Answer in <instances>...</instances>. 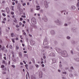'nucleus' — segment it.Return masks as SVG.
<instances>
[{"label":"nucleus","instance_id":"1","mask_svg":"<svg viewBox=\"0 0 79 79\" xmlns=\"http://www.w3.org/2000/svg\"><path fill=\"white\" fill-rule=\"evenodd\" d=\"M31 23L32 24H36V20L34 18H33L32 19Z\"/></svg>","mask_w":79,"mask_h":79},{"label":"nucleus","instance_id":"2","mask_svg":"<svg viewBox=\"0 0 79 79\" xmlns=\"http://www.w3.org/2000/svg\"><path fill=\"white\" fill-rule=\"evenodd\" d=\"M6 12L7 13V14H10V9L8 7H6Z\"/></svg>","mask_w":79,"mask_h":79},{"label":"nucleus","instance_id":"3","mask_svg":"<svg viewBox=\"0 0 79 79\" xmlns=\"http://www.w3.org/2000/svg\"><path fill=\"white\" fill-rule=\"evenodd\" d=\"M44 4L46 8H48V3H47V2L46 1H45L44 2Z\"/></svg>","mask_w":79,"mask_h":79},{"label":"nucleus","instance_id":"4","mask_svg":"<svg viewBox=\"0 0 79 79\" xmlns=\"http://www.w3.org/2000/svg\"><path fill=\"white\" fill-rule=\"evenodd\" d=\"M48 44V41H45V40H44V42L43 44L44 45H47V44Z\"/></svg>","mask_w":79,"mask_h":79},{"label":"nucleus","instance_id":"5","mask_svg":"<svg viewBox=\"0 0 79 79\" xmlns=\"http://www.w3.org/2000/svg\"><path fill=\"white\" fill-rule=\"evenodd\" d=\"M39 76L40 78L42 77V73L40 72L39 73Z\"/></svg>","mask_w":79,"mask_h":79},{"label":"nucleus","instance_id":"6","mask_svg":"<svg viewBox=\"0 0 79 79\" xmlns=\"http://www.w3.org/2000/svg\"><path fill=\"white\" fill-rule=\"evenodd\" d=\"M66 53H67L65 51H64L62 53L61 55L63 56V55H64L66 54Z\"/></svg>","mask_w":79,"mask_h":79},{"label":"nucleus","instance_id":"7","mask_svg":"<svg viewBox=\"0 0 79 79\" xmlns=\"http://www.w3.org/2000/svg\"><path fill=\"white\" fill-rule=\"evenodd\" d=\"M37 9H36V10H40V6H36Z\"/></svg>","mask_w":79,"mask_h":79},{"label":"nucleus","instance_id":"8","mask_svg":"<svg viewBox=\"0 0 79 79\" xmlns=\"http://www.w3.org/2000/svg\"><path fill=\"white\" fill-rule=\"evenodd\" d=\"M49 56H55V55L54 53H51V55H49Z\"/></svg>","mask_w":79,"mask_h":79},{"label":"nucleus","instance_id":"9","mask_svg":"<svg viewBox=\"0 0 79 79\" xmlns=\"http://www.w3.org/2000/svg\"><path fill=\"white\" fill-rule=\"evenodd\" d=\"M34 44H35V42L34 41H31V45H33Z\"/></svg>","mask_w":79,"mask_h":79},{"label":"nucleus","instance_id":"10","mask_svg":"<svg viewBox=\"0 0 79 79\" xmlns=\"http://www.w3.org/2000/svg\"><path fill=\"white\" fill-rule=\"evenodd\" d=\"M14 19L15 20H14V22H15V23H18V21H17V20H16V18H15Z\"/></svg>","mask_w":79,"mask_h":79},{"label":"nucleus","instance_id":"11","mask_svg":"<svg viewBox=\"0 0 79 79\" xmlns=\"http://www.w3.org/2000/svg\"><path fill=\"white\" fill-rule=\"evenodd\" d=\"M43 20H44V21H47V18L46 17H45V18H43Z\"/></svg>","mask_w":79,"mask_h":79},{"label":"nucleus","instance_id":"12","mask_svg":"<svg viewBox=\"0 0 79 79\" xmlns=\"http://www.w3.org/2000/svg\"><path fill=\"white\" fill-rule=\"evenodd\" d=\"M19 57H20V58H21L22 57V54H21V52H19Z\"/></svg>","mask_w":79,"mask_h":79},{"label":"nucleus","instance_id":"13","mask_svg":"<svg viewBox=\"0 0 79 79\" xmlns=\"http://www.w3.org/2000/svg\"><path fill=\"white\" fill-rule=\"evenodd\" d=\"M19 10L20 13H23V10L21 9H20Z\"/></svg>","mask_w":79,"mask_h":79},{"label":"nucleus","instance_id":"14","mask_svg":"<svg viewBox=\"0 0 79 79\" xmlns=\"http://www.w3.org/2000/svg\"><path fill=\"white\" fill-rule=\"evenodd\" d=\"M57 51L58 52H59V53H61V50L60 49H57Z\"/></svg>","mask_w":79,"mask_h":79},{"label":"nucleus","instance_id":"15","mask_svg":"<svg viewBox=\"0 0 79 79\" xmlns=\"http://www.w3.org/2000/svg\"><path fill=\"white\" fill-rule=\"evenodd\" d=\"M51 33L52 34H55V31H51Z\"/></svg>","mask_w":79,"mask_h":79},{"label":"nucleus","instance_id":"16","mask_svg":"<svg viewBox=\"0 0 79 79\" xmlns=\"http://www.w3.org/2000/svg\"><path fill=\"white\" fill-rule=\"evenodd\" d=\"M16 50H18V49H19V47L18 46H16Z\"/></svg>","mask_w":79,"mask_h":79},{"label":"nucleus","instance_id":"17","mask_svg":"<svg viewBox=\"0 0 79 79\" xmlns=\"http://www.w3.org/2000/svg\"><path fill=\"white\" fill-rule=\"evenodd\" d=\"M11 37H14V33H11Z\"/></svg>","mask_w":79,"mask_h":79},{"label":"nucleus","instance_id":"18","mask_svg":"<svg viewBox=\"0 0 79 79\" xmlns=\"http://www.w3.org/2000/svg\"><path fill=\"white\" fill-rule=\"evenodd\" d=\"M27 64H26L25 65V66L27 69H28V68H27Z\"/></svg>","mask_w":79,"mask_h":79},{"label":"nucleus","instance_id":"19","mask_svg":"<svg viewBox=\"0 0 79 79\" xmlns=\"http://www.w3.org/2000/svg\"><path fill=\"white\" fill-rule=\"evenodd\" d=\"M15 39H12V41L13 42V43H15Z\"/></svg>","mask_w":79,"mask_h":79},{"label":"nucleus","instance_id":"20","mask_svg":"<svg viewBox=\"0 0 79 79\" xmlns=\"http://www.w3.org/2000/svg\"><path fill=\"white\" fill-rule=\"evenodd\" d=\"M5 63H6V62H5V60H3L2 61V63L3 64H5Z\"/></svg>","mask_w":79,"mask_h":79},{"label":"nucleus","instance_id":"21","mask_svg":"<svg viewBox=\"0 0 79 79\" xmlns=\"http://www.w3.org/2000/svg\"><path fill=\"white\" fill-rule=\"evenodd\" d=\"M4 67H5V66H4V65H2L1 66V68H4Z\"/></svg>","mask_w":79,"mask_h":79},{"label":"nucleus","instance_id":"22","mask_svg":"<svg viewBox=\"0 0 79 79\" xmlns=\"http://www.w3.org/2000/svg\"><path fill=\"white\" fill-rule=\"evenodd\" d=\"M72 8L73 9H75V8H76V7H75V6H72Z\"/></svg>","mask_w":79,"mask_h":79},{"label":"nucleus","instance_id":"23","mask_svg":"<svg viewBox=\"0 0 79 79\" xmlns=\"http://www.w3.org/2000/svg\"><path fill=\"white\" fill-rule=\"evenodd\" d=\"M5 48V47L3 46L2 48H1L2 50H4V49Z\"/></svg>","mask_w":79,"mask_h":79},{"label":"nucleus","instance_id":"24","mask_svg":"<svg viewBox=\"0 0 79 79\" xmlns=\"http://www.w3.org/2000/svg\"><path fill=\"white\" fill-rule=\"evenodd\" d=\"M12 11H14V6H12Z\"/></svg>","mask_w":79,"mask_h":79},{"label":"nucleus","instance_id":"25","mask_svg":"<svg viewBox=\"0 0 79 79\" xmlns=\"http://www.w3.org/2000/svg\"><path fill=\"white\" fill-rule=\"evenodd\" d=\"M2 16H6V15L4 13H2Z\"/></svg>","mask_w":79,"mask_h":79},{"label":"nucleus","instance_id":"26","mask_svg":"<svg viewBox=\"0 0 79 79\" xmlns=\"http://www.w3.org/2000/svg\"><path fill=\"white\" fill-rule=\"evenodd\" d=\"M12 60L14 61H15V62H16V60L15 59H13Z\"/></svg>","mask_w":79,"mask_h":79},{"label":"nucleus","instance_id":"27","mask_svg":"<svg viewBox=\"0 0 79 79\" xmlns=\"http://www.w3.org/2000/svg\"><path fill=\"white\" fill-rule=\"evenodd\" d=\"M1 28L0 27V35H2V31H1Z\"/></svg>","mask_w":79,"mask_h":79},{"label":"nucleus","instance_id":"28","mask_svg":"<svg viewBox=\"0 0 79 79\" xmlns=\"http://www.w3.org/2000/svg\"><path fill=\"white\" fill-rule=\"evenodd\" d=\"M21 17H22V18H26V16H25V15H22V16H21Z\"/></svg>","mask_w":79,"mask_h":79},{"label":"nucleus","instance_id":"29","mask_svg":"<svg viewBox=\"0 0 79 79\" xmlns=\"http://www.w3.org/2000/svg\"><path fill=\"white\" fill-rule=\"evenodd\" d=\"M77 7H79V2L78 3L77 5Z\"/></svg>","mask_w":79,"mask_h":79},{"label":"nucleus","instance_id":"30","mask_svg":"<svg viewBox=\"0 0 79 79\" xmlns=\"http://www.w3.org/2000/svg\"><path fill=\"white\" fill-rule=\"evenodd\" d=\"M9 47H10V48H11H11H13V47H12V46H11V45H10L9 46Z\"/></svg>","mask_w":79,"mask_h":79},{"label":"nucleus","instance_id":"31","mask_svg":"<svg viewBox=\"0 0 79 79\" xmlns=\"http://www.w3.org/2000/svg\"><path fill=\"white\" fill-rule=\"evenodd\" d=\"M35 66L36 68H38L39 67V65L37 64H35Z\"/></svg>","mask_w":79,"mask_h":79},{"label":"nucleus","instance_id":"32","mask_svg":"<svg viewBox=\"0 0 79 79\" xmlns=\"http://www.w3.org/2000/svg\"><path fill=\"white\" fill-rule=\"evenodd\" d=\"M27 32H28V33H29V29H27L26 30Z\"/></svg>","mask_w":79,"mask_h":79},{"label":"nucleus","instance_id":"33","mask_svg":"<svg viewBox=\"0 0 79 79\" xmlns=\"http://www.w3.org/2000/svg\"><path fill=\"white\" fill-rule=\"evenodd\" d=\"M44 48H49V47L45 46L44 47Z\"/></svg>","mask_w":79,"mask_h":79},{"label":"nucleus","instance_id":"34","mask_svg":"<svg viewBox=\"0 0 79 79\" xmlns=\"http://www.w3.org/2000/svg\"><path fill=\"white\" fill-rule=\"evenodd\" d=\"M11 15H14V12H11Z\"/></svg>","mask_w":79,"mask_h":79},{"label":"nucleus","instance_id":"35","mask_svg":"<svg viewBox=\"0 0 79 79\" xmlns=\"http://www.w3.org/2000/svg\"><path fill=\"white\" fill-rule=\"evenodd\" d=\"M20 21H23V18H20Z\"/></svg>","mask_w":79,"mask_h":79},{"label":"nucleus","instance_id":"36","mask_svg":"<svg viewBox=\"0 0 79 79\" xmlns=\"http://www.w3.org/2000/svg\"><path fill=\"white\" fill-rule=\"evenodd\" d=\"M20 37L21 39H23V38L22 37V35H20Z\"/></svg>","mask_w":79,"mask_h":79},{"label":"nucleus","instance_id":"37","mask_svg":"<svg viewBox=\"0 0 79 79\" xmlns=\"http://www.w3.org/2000/svg\"><path fill=\"white\" fill-rule=\"evenodd\" d=\"M16 27L18 28V27H19V26H18V25H17L16 26Z\"/></svg>","mask_w":79,"mask_h":79},{"label":"nucleus","instance_id":"38","mask_svg":"<svg viewBox=\"0 0 79 79\" xmlns=\"http://www.w3.org/2000/svg\"><path fill=\"white\" fill-rule=\"evenodd\" d=\"M4 59L5 60H6V56H4Z\"/></svg>","mask_w":79,"mask_h":79},{"label":"nucleus","instance_id":"39","mask_svg":"<svg viewBox=\"0 0 79 79\" xmlns=\"http://www.w3.org/2000/svg\"><path fill=\"white\" fill-rule=\"evenodd\" d=\"M19 25H20V26H21V25H22V23H21V22H19Z\"/></svg>","mask_w":79,"mask_h":79},{"label":"nucleus","instance_id":"40","mask_svg":"<svg viewBox=\"0 0 79 79\" xmlns=\"http://www.w3.org/2000/svg\"><path fill=\"white\" fill-rule=\"evenodd\" d=\"M26 5V3H23V6H25V5Z\"/></svg>","mask_w":79,"mask_h":79},{"label":"nucleus","instance_id":"41","mask_svg":"<svg viewBox=\"0 0 79 79\" xmlns=\"http://www.w3.org/2000/svg\"><path fill=\"white\" fill-rule=\"evenodd\" d=\"M15 40H18V38L16 37V38H15Z\"/></svg>","mask_w":79,"mask_h":79},{"label":"nucleus","instance_id":"42","mask_svg":"<svg viewBox=\"0 0 79 79\" xmlns=\"http://www.w3.org/2000/svg\"><path fill=\"white\" fill-rule=\"evenodd\" d=\"M2 74H6V72H2Z\"/></svg>","mask_w":79,"mask_h":79},{"label":"nucleus","instance_id":"43","mask_svg":"<svg viewBox=\"0 0 79 79\" xmlns=\"http://www.w3.org/2000/svg\"><path fill=\"white\" fill-rule=\"evenodd\" d=\"M1 11L2 12H5V10H2Z\"/></svg>","mask_w":79,"mask_h":79},{"label":"nucleus","instance_id":"44","mask_svg":"<svg viewBox=\"0 0 79 79\" xmlns=\"http://www.w3.org/2000/svg\"><path fill=\"white\" fill-rule=\"evenodd\" d=\"M12 67L13 68H15V66L13 65H12Z\"/></svg>","mask_w":79,"mask_h":79},{"label":"nucleus","instance_id":"45","mask_svg":"<svg viewBox=\"0 0 79 79\" xmlns=\"http://www.w3.org/2000/svg\"><path fill=\"white\" fill-rule=\"evenodd\" d=\"M76 61H79V59L78 58V59H77Z\"/></svg>","mask_w":79,"mask_h":79},{"label":"nucleus","instance_id":"46","mask_svg":"<svg viewBox=\"0 0 79 79\" xmlns=\"http://www.w3.org/2000/svg\"><path fill=\"white\" fill-rule=\"evenodd\" d=\"M23 35H26V33L25 32H24L23 33Z\"/></svg>","mask_w":79,"mask_h":79},{"label":"nucleus","instance_id":"47","mask_svg":"<svg viewBox=\"0 0 79 79\" xmlns=\"http://www.w3.org/2000/svg\"><path fill=\"white\" fill-rule=\"evenodd\" d=\"M63 74H66V72H62Z\"/></svg>","mask_w":79,"mask_h":79},{"label":"nucleus","instance_id":"48","mask_svg":"<svg viewBox=\"0 0 79 79\" xmlns=\"http://www.w3.org/2000/svg\"><path fill=\"white\" fill-rule=\"evenodd\" d=\"M67 39H70V37L68 36L67 37Z\"/></svg>","mask_w":79,"mask_h":79},{"label":"nucleus","instance_id":"49","mask_svg":"<svg viewBox=\"0 0 79 79\" xmlns=\"http://www.w3.org/2000/svg\"><path fill=\"white\" fill-rule=\"evenodd\" d=\"M23 23H24V24H26V21H23Z\"/></svg>","mask_w":79,"mask_h":79},{"label":"nucleus","instance_id":"50","mask_svg":"<svg viewBox=\"0 0 79 79\" xmlns=\"http://www.w3.org/2000/svg\"><path fill=\"white\" fill-rule=\"evenodd\" d=\"M23 62L24 63V64H26V63L25 62V61L24 60H23Z\"/></svg>","mask_w":79,"mask_h":79},{"label":"nucleus","instance_id":"51","mask_svg":"<svg viewBox=\"0 0 79 79\" xmlns=\"http://www.w3.org/2000/svg\"><path fill=\"white\" fill-rule=\"evenodd\" d=\"M41 66L42 67H44V66H45V65H44V64H42Z\"/></svg>","mask_w":79,"mask_h":79},{"label":"nucleus","instance_id":"52","mask_svg":"<svg viewBox=\"0 0 79 79\" xmlns=\"http://www.w3.org/2000/svg\"><path fill=\"white\" fill-rule=\"evenodd\" d=\"M12 57L13 58H15V55H14L13 54H12Z\"/></svg>","mask_w":79,"mask_h":79},{"label":"nucleus","instance_id":"53","mask_svg":"<svg viewBox=\"0 0 79 79\" xmlns=\"http://www.w3.org/2000/svg\"><path fill=\"white\" fill-rule=\"evenodd\" d=\"M15 2H12L13 5H15Z\"/></svg>","mask_w":79,"mask_h":79},{"label":"nucleus","instance_id":"54","mask_svg":"<svg viewBox=\"0 0 79 79\" xmlns=\"http://www.w3.org/2000/svg\"><path fill=\"white\" fill-rule=\"evenodd\" d=\"M15 2L17 4H18V1H16Z\"/></svg>","mask_w":79,"mask_h":79},{"label":"nucleus","instance_id":"55","mask_svg":"<svg viewBox=\"0 0 79 79\" xmlns=\"http://www.w3.org/2000/svg\"><path fill=\"white\" fill-rule=\"evenodd\" d=\"M3 20H4V21H6V18H4L3 19Z\"/></svg>","mask_w":79,"mask_h":79},{"label":"nucleus","instance_id":"56","mask_svg":"<svg viewBox=\"0 0 79 79\" xmlns=\"http://www.w3.org/2000/svg\"><path fill=\"white\" fill-rule=\"evenodd\" d=\"M24 53H27V51H24Z\"/></svg>","mask_w":79,"mask_h":79},{"label":"nucleus","instance_id":"57","mask_svg":"<svg viewBox=\"0 0 79 79\" xmlns=\"http://www.w3.org/2000/svg\"><path fill=\"white\" fill-rule=\"evenodd\" d=\"M70 68L72 69H73V67H71Z\"/></svg>","mask_w":79,"mask_h":79},{"label":"nucleus","instance_id":"58","mask_svg":"<svg viewBox=\"0 0 79 79\" xmlns=\"http://www.w3.org/2000/svg\"><path fill=\"white\" fill-rule=\"evenodd\" d=\"M20 64L21 65H22V64H23V63H22V62H20Z\"/></svg>","mask_w":79,"mask_h":79},{"label":"nucleus","instance_id":"59","mask_svg":"<svg viewBox=\"0 0 79 79\" xmlns=\"http://www.w3.org/2000/svg\"><path fill=\"white\" fill-rule=\"evenodd\" d=\"M2 23H5V22L4 21H2Z\"/></svg>","mask_w":79,"mask_h":79},{"label":"nucleus","instance_id":"60","mask_svg":"<svg viewBox=\"0 0 79 79\" xmlns=\"http://www.w3.org/2000/svg\"><path fill=\"white\" fill-rule=\"evenodd\" d=\"M70 77H72V76H73V75L72 74H70Z\"/></svg>","mask_w":79,"mask_h":79},{"label":"nucleus","instance_id":"61","mask_svg":"<svg viewBox=\"0 0 79 79\" xmlns=\"http://www.w3.org/2000/svg\"><path fill=\"white\" fill-rule=\"evenodd\" d=\"M29 36H30V37H32V35H31L29 34Z\"/></svg>","mask_w":79,"mask_h":79},{"label":"nucleus","instance_id":"62","mask_svg":"<svg viewBox=\"0 0 79 79\" xmlns=\"http://www.w3.org/2000/svg\"><path fill=\"white\" fill-rule=\"evenodd\" d=\"M26 79H27V75H26Z\"/></svg>","mask_w":79,"mask_h":79},{"label":"nucleus","instance_id":"63","mask_svg":"<svg viewBox=\"0 0 79 79\" xmlns=\"http://www.w3.org/2000/svg\"><path fill=\"white\" fill-rule=\"evenodd\" d=\"M20 42H23V40H20Z\"/></svg>","mask_w":79,"mask_h":79},{"label":"nucleus","instance_id":"64","mask_svg":"<svg viewBox=\"0 0 79 79\" xmlns=\"http://www.w3.org/2000/svg\"><path fill=\"white\" fill-rule=\"evenodd\" d=\"M45 58H46V57H45V56H43V58L44 59H45Z\"/></svg>","mask_w":79,"mask_h":79}]
</instances>
